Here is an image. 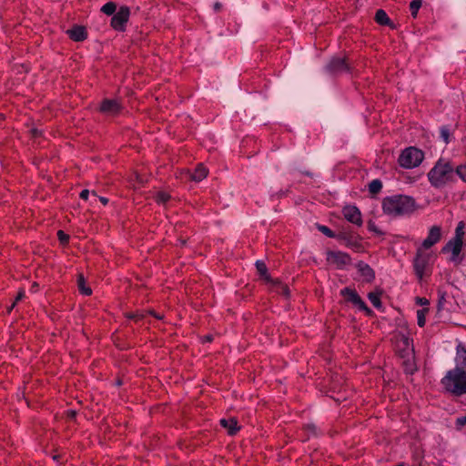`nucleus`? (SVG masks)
<instances>
[{"label":"nucleus","instance_id":"a19ab883","mask_svg":"<svg viewBox=\"0 0 466 466\" xmlns=\"http://www.w3.org/2000/svg\"><path fill=\"white\" fill-rule=\"evenodd\" d=\"M415 370V369L413 368L412 365H410L408 369H407V372L409 373H413V371Z\"/></svg>","mask_w":466,"mask_h":466},{"label":"nucleus","instance_id":"5701e85b","mask_svg":"<svg viewBox=\"0 0 466 466\" xmlns=\"http://www.w3.org/2000/svg\"><path fill=\"white\" fill-rule=\"evenodd\" d=\"M368 298H369L370 303L376 309H380L381 307L380 293H379V292H370V293H369Z\"/></svg>","mask_w":466,"mask_h":466},{"label":"nucleus","instance_id":"f03ea898","mask_svg":"<svg viewBox=\"0 0 466 466\" xmlns=\"http://www.w3.org/2000/svg\"><path fill=\"white\" fill-rule=\"evenodd\" d=\"M382 209L385 214L391 217L409 215L415 209V200L405 195L387 197L382 201Z\"/></svg>","mask_w":466,"mask_h":466},{"label":"nucleus","instance_id":"ea45409f","mask_svg":"<svg viewBox=\"0 0 466 466\" xmlns=\"http://www.w3.org/2000/svg\"><path fill=\"white\" fill-rule=\"evenodd\" d=\"M211 340H212V336L211 335L205 336L204 339H203L204 342H210Z\"/></svg>","mask_w":466,"mask_h":466},{"label":"nucleus","instance_id":"b1692460","mask_svg":"<svg viewBox=\"0 0 466 466\" xmlns=\"http://www.w3.org/2000/svg\"><path fill=\"white\" fill-rule=\"evenodd\" d=\"M464 228H465V224L463 221H460L458 224H457V227L455 228V235H454V238H457V239H461L463 241V238H464V235H465V231H464Z\"/></svg>","mask_w":466,"mask_h":466},{"label":"nucleus","instance_id":"39448f33","mask_svg":"<svg viewBox=\"0 0 466 466\" xmlns=\"http://www.w3.org/2000/svg\"><path fill=\"white\" fill-rule=\"evenodd\" d=\"M431 257V253L426 252L421 248L417 249L416 256L413 259V268L419 279H421L426 273Z\"/></svg>","mask_w":466,"mask_h":466},{"label":"nucleus","instance_id":"37998d69","mask_svg":"<svg viewBox=\"0 0 466 466\" xmlns=\"http://www.w3.org/2000/svg\"><path fill=\"white\" fill-rule=\"evenodd\" d=\"M128 317H129L130 319H133V318H135V315H129Z\"/></svg>","mask_w":466,"mask_h":466},{"label":"nucleus","instance_id":"6e6552de","mask_svg":"<svg viewBox=\"0 0 466 466\" xmlns=\"http://www.w3.org/2000/svg\"><path fill=\"white\" fill-rule=\"evenodd\" d=\"M350 64L343 57H333L326 66V70L331 75L342 74L349 72Z\"/></svg>","mask_w":466,"mask_h":466},{"label":"nucleus","instance_id":"58836bf2","mask_svg":"<svg viewBox=\"0 0 466 466\" xmlns=\"http://www.w3.org/2000/svg\"><path fill=\"white\" fill-rule=\"evenodd\" d=\"M31 132H32V135H33L34 137H37V136H40V135H41V131H40V130H38L37 128H33V129H31Z\"/></svg>","mask_w":466,"mask_h":466},{"label":"nucleus","instance_id":"f8f14e48","mask_svg":"<svg viewBox=\"0 0 466 466\" xmlns=\"http://www.w3.org/2000/svg\"><path fill=\"white\" fill-rule=\"evenodd\" d=\"M341 295L344 296L348 300L352 302L354 305L358 306L360 309L366 310L370 312V310L365 304V302L361 299V298L358 295V293L350 288H345L340 291Z\"/></svg>","mask_w":466,"mask_h":466},{"label":"nucleus","instance_id":"f704fd0d","mask_svg":"<svg viewBox=\"0 0 466 466\" xmlns=\"http://www.w3.org/2000/svg\"><path fill=\"white\" fill-rule=\"evenodd\" d=\"M92 196H93L95 200H96L98 198L104 205H106L108 203V199L107 198H106L104 197H97V195L96 194L95 191H92Z\"/></svg>","mask_w":466,"mask_h":466},{"label":"nucleus","instance_id":"1a4fd4ad","mask_svg":"<svg viewBox=\"0 0 466 466\" xmlns=\"http://www.w3.org/2000/svg\"><path fill=\"white\" fill-rule=\"evenodd\" d=\"M463 241L452 238L448 243L442 248V252H451V261L454 263H460L461 259L459 258L461 251Z\"/></svg>","mask_w":466,"mask_h":466},{"label":"nucleus","instance_id":"a211bd4d","mask_svg":"<svg viewBox=\"0 0 466 466\" xmlns=\"http://www.w3.org/2000/svg\"><path fill=\"white\" fill-rule=\"evenodd\" d=\"M255 265L261 278H263L268 283L273 282V279L268 273V268L263 261L258 260Z\"/></svg>","mask_w":466,"mask_h":466},{"label":"nucleus","instance_id":"9b49d317","mask_svg":"<svg viewBox=\"0 0 466 466\" xmlns=\"http://www.w3.org/2000/svg\"><path fill=\"white\" fill-rule=\"evenodd\" d=\"M441 238V229L439 226H432L430 228L428 237L423 240L420 248L428 249L440 241Z\"/></svg>","mask_w":466,"mask_h":466},{"label":"nucleus","instance_id":"4468645a","mask_svg":"<svg viewBox=\"0 0 466 466\" xmlns=\"http://www.w3.org/2000/svg\"><path fill=\"white\" fill-rule=\"evenodd\" d=\"M356 268L363 279V281L371 282L375 279L374 270L365 262L360 261Z\"/></svg>","mask_w":466,"mask_h":466},{"label":"nucleus","instance_id":"2eb2a0df","mask_svg":"<svg viewBox=\"0 0 466 466\" xmlns=\"http://www.w3.org/2000/svg\"><path fill=\"white\" fill-rule=\"evenodd\" d=\"M67 34L71 39L77 42L83 41L86 38V31L85 27L80 25H76L67 30Z\"/></svg>","mask_w":466,"mask_h":466},{"label":"nucleus","instance_id":"79ce46f5","mask_svg":"<svg viewBox=\"0 0 466 466\" xmlns=\"http://www.w3.org/2000/svg\"><path fill=\"white\" fill-rule=\"evenodd\" d=\"M214 7H215L216 10H218L220 8V4L216 3Z\"/></svg>","mask_w":466,"mask_h":466},{"label":"nucleus","instance_id":"6ab92c4d","mask_svg":"<svg viewBox=\"0 0 466 466\" xmlns=\"http://www.w3.org/2000/svg\"><path fill=\"white\" fill-rule=\"evenodd\" d=\"M77 286L80 290V292L83 295L89 296L92 293V290L89 287L86 285L85 278L82 274H79L77 277Z\"/></svg>","mask_w":466,"mask_h":466},{"label":"nucleus","instance_id":"f3484780","mask_svg":"<svg viewBox=\"0 0 466 466\" xmlns=\"http://www.w3.org/2000/svg\"><path fill=\"white\" fill-rule=\"evenodd\" d=\"M208 176V169L202 164L198 165L194 172L190 175L192 180L199 182Z\"/></svg>","mask_w":466,"mask_h":466},{"label":"nucleus","instance_id":"a878e982","mask_svg":"<svg viewBox=\"0 0 466 466\" xmlns=\"http://www.w3.org/2000/svg\"><path fill=\"white\" fill-rule=\"evenodd\" d=\"M428 310V309H422L417 311V322L420 327H423L425 325Z\"/></svg>","mask_w":466,"mask_h":466},{"label":"nucleus","instance_id":"c85d7f7f","mask_svg":"<svg viewBox=\"0 0 466 466\" xmlns=\"http://www.w3.org/2000/svg\"><path fill=\"white\" fill-rule=\"evenodd\" d=\"M305 431L309 434V438L310 436H316L318 435V428L314 423H308L305 425Z\"/></svg>","mask_w":466,"mask_h":466},{"label":"nucleus","instance_id":"2f4dec72","mask_svg":"<svg viewBox=\"0 0 466 466\" xmlns=\"http://www.w3.org/2000/svg\"><path fill=\"white\" fill-rule=\"evenodd\" d=\"M466 426V415L458 417L455 420V427L457 430H461L463 427Z\"/></svg>","mask_w":466,"mask_h":466},{"label":"nucleus","instance_id":"c756f323","mask_svg":"<svg viewBox=\"0 0 466 466\" xmlns=\"http://www.w3.org/2000/svg\"><path fill=\"white\" fill-rule=\"evenodd\" d=\"M441 137L443 139L445 144L450 142V130L447 127L443 126L441 127Z\"/></svg>","mask_w":466,"mask_h":466},{"label":"nucleus","instance_id":"412c9836","mask_svg":"<svg viewBox=\"0 0 466 466\" xmlns=\"http://www.w3.org/2000/svg\"><path fill=\"white\" fill-rule=\"evenodd\" d=\"M375 20L378 24L382 25H390V20L387 15V13L382 9H379L376 12Z\"/></svg>","mask_w":466,"mask_h":466},{"label":"nucleus","instance_id":"423d86ee","mask_svg":"<svg viewBox=\"0 0 466 466\" xmlns=\"http://www.w3.org/2000/svg\"><path fill=\"white\" fill-rule=\"evenodd\" d=\"M130 16V10L127 6H121L119 10L113 15L111 19V26L116 30L123 32Z\"/></svg>","mask_w":466,"mask_h":466},{"label":"nucleus","instance_id":"72a5a7b5","mask_svg":"<svg viewBox=\"0 0 466 466\" xmlns=\"http://www.w3.org/2000/svg\"><path fill=\"white\" fill-rule=\"evenodd\" d=\"M57 237H58L59 241L62 244H66L68 242L69 236L67 234H66L64 231L59 230L57 232Z\"/></svg>","mask_w":466,"mask_h":466},{"label":"nucleus","instance_id":"0eeeda50","mask_svg":"<svg viewBox=\"0 0 466 466\" xmlns=\"http://www.w3.org/2000/svg\"><path fill=\"white\" fill-rule=\"evenodd\" d=\"M327 260L337 268L342 269L350 263V257L342 251H328Z\"/></svg>","mask_w":466,"mask_h":466},{"label":"nucleus","instance_id":"473e14b6","mask_svg":"<svg viewBox=\"0 0 466 466\" xmlns=\"http://www.w3.org/2000/svg\"><path fill=\"white\" fill-rule=\"evenodd\" d=\"M318 228L320 232H322L325 236H327L329 238H333L335 236L333 231L330 228H329L327 226H319Z\"/></svg>","mask_w":466,"mask_h":466},{"label":"nucleus","instance_id":"dca6fc26","mask_svg":"<svg viewBox=\"0 0 466 466\" xmlns=\"http://www.w3.org/2000/svg\"><path fill=\"white\" fill-rule=\"evenodd\" d=\"M220 424L224 428L228 430V434L234 435L237 433V431L239 430V427L238 426V421L235 418L230 419H222L220 420Z\"/></svg>","mask_w":466,"mask_h":466},{"label":"nucleus","instance_id":"aec40b11","mask_svg":"<svg viewBox=\"0 0 466 466\" xmlns=\"http://www.w3.org/2000/svg\"><path fill=\"white\" fill-rule=\"evenodd\" d=\"M270 283L274 285L276 292L285 296L286 298L289 297L290 291L286 284H283L278 280H273V282Z\"/></svg>","mask_w":466,"mask_h":466},{"label":"nucleus","instance_id":"c03bdc74","mask_svg":"<svg viewBox=\"0 0 466 466\" xmlns=\"http://www.w3.org/2000/svg\"><path fill=\"white\" fill-rule=\"evenodd\" d=\"M408 341H409V339H407V338H406V339H405V342H406V344H408Z\"/></svg>","mask_w":466,"mask_h":466},{"label":"nucleus","instance_id":"20e7f679","mask_svg":"<svg viewBox=\"0 0 466 466\" xmlns=\"http://www.w3.org/2000/svg\"><path fill=\"white\" fill-rule=\"evenodd\" d=\"M424 154L421 150L410 147L405 148L399 157L398 162L404 168L418 167L423 160Z\"/></svg>","mask_w":466,"mask_h":466},{"label":"nucleus","instance_id":"f257e3e1","mask_svg":"<svg viewBox=\"0 0 466 466\" xmlns=\"http://www.w3.org/2000/svg\"><path fill=\"white\" fill-rule=\"evenodd\" d=\"M443 389L453 396L466 394V348L458 346L455 358V367L447 371L441 379Z\"/></svg>","mask_w":466,"mask_h":466},{"label":"nucleus","instance_id":"e433bc0d","mask_svg":"<svg viewBox=\"0 0 466 466\" xmlns=\"http://www.w3.org/2000/svg\"><path fill=\"white\" fill-rule=\"evenodd\" d=\"M24 297H25V291H24V290H20V291L17 293V296H16V298H15V303H13L12 308L15 306V304L16 302H18L19 300H21Z\"/></svg>","mask_w":466,"mask_h":466},{"label":"nucleus","instance_id":"7ed1b4c3","mask_svg":"<svg viewBox=\"0 0 466 466\" xmlns=\"http://www.w3.org/2000/svg\"><path fill=\"white\" fill-rule=\"evenodd\" d=\"M456 168L449 160L440 158L428 173L431 185L436 188L444 187L455 178Z\"/></svg>","mask_w":466,"mask_h":466},{"label":"nucleus","instance_id":"9d476101","mask_svg":"<svg viewBox=\"0 0 466 466\" xmlns=\"http://www.w3.org/2000/svg\"><path fill=\"white\" fill-rule=\"evenodd\" d=\"M344 218L350 223L357 226L362 225L361 213L356 206H346L342 209Z\"/></svg>","mask_w":466,"mask_h":466},{"label":"nucleus","instance_id":"4be33fe9","mask_svg":"<svg viewBox=\"0 0 466 466\" xmlns=\"http://www.w3.org/2000/svg\"><path fill=\"white\" fill-rule=\"evenodd\" d=\"M116 5L113 2H108L101 7V11L107 15H114L116 12Z\"/></svg>","mask_w":466,"mask_h":466},{"label":"nucleus","instance_id":"cd10ccee","mask_svg":"<svg viewBox=\"0 0 466 466\" xmlns=\"http://www.w3.org/2000/svg\"><path fill=\"white\" fill-rule=\"evenodd\" d=\"M421 4H422L421 0H413L410 4V8L411 15L413 17H415L417 15V13H418L420 7L421 6Z\"/></svg>","mask_w":466,"mask_h":466},{"label":"nucleus","instance_id":"4c0bfd02","mask_svg":"<svg viewBox=\"0 0 466 466\" xmlns=\"http://www.w3.org/2000/svg\"><path fill=\"white\" fill-rule=\"evenodd\" d=\"M90 195V192L88 189H84L80 193V198L84 200H86L88 198V196Z\"/></svg>","mask_w":466,"mask_h":466},{"label":"nucleus","instance_id":"393cba45","mask_svg":"<svg viewBox=\"0 0 466 466\" xmlns=\"http://www.w3.org/2000/svg\"><path fill=\"white\" fill-rule=\"evenodd\" d=\"M382 183L379 179H374L369 184V190L372 194H377L380 191Z\"/></svg>","mask_w":466,"mask_h":466},{"label":"nucleus","instance_id":"c9c22d12","mask_svg":"<svg viewBox=\"0 0 466 466\" xmlns=\"http://www.w3.org/2000/svg\"><path fill=\"white\" fill-rule=\"evenodd\" d=\"M416 302L417 304L420 305V306H424V305H428L429 304V300L425 298H417L416 299Z\"/></svg>","mask_w":466,"mask_h":466},{"label":"nucleus","instance_id":"bb28decb","mask_svg":"<svg viewBox=\"0 0 466 466\" xmlns=\"http://www.w3.org/2000/svg\"><path fill=\"white\" fill-rule=\"evenodd\" d=\"M169 198H170L169 194H167V192H164V191H159L155 196V200L158 204H166L169 200Z\"/></svg>","mask_w":466,"mask_h":466},{"label":"nucleus","instance_id":"7c9ffc66","mask_svg":"<svg viewBox=\"0 0 466 466\" xmlns=\"http://www.w3.org/2000/svg\"><path fill=\"white\" fill-rule=\"evenodd\" d=\"M456 175L466 183V166H458L456 167Z\"/></svg>","mask_w":466,"mask_h":466},{"label":"nucleus","instance_id":"ddd939ff","mask_svg":"<svg viewBox=\"0 0 466 466\" xmlns=\"http://www.w3.org/2000/svg\"><path fill=\"white\" fill-rule=\"evenodd\" d=\"M121 109V105L115 99H105L100 106V111L111 116L117 115Z\"/></svg>","mask_w":466,"mask_h":466}]
</instances>
